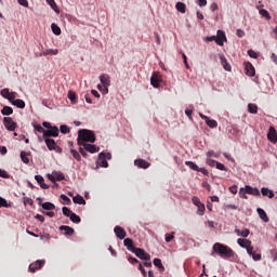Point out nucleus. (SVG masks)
I'll return each instance as SVG.
<instances>
[{"label": "nucleus", "instance_id": "obj_23", "mask_svg": "<svg viewBox=\"0 0 277 277\" xmlns=\"http://www.w3.org/2000/svg\"><path fill=\"white\" fill-rule=\"evenodd\" d=\"M245 70H246V75H248V77H254V75H255V69H254V66H252L250 63H248V64L246 65Z\"/></svg>", "mask_w": 277, "mask_h": 277}, {"label": "nucleus", "instance_id": "obj_62", "mask_svg": "<svg viewBox=\"0 0 277 277\" xmlns=\"http://www.w3.org/2000/svg\"><path fill=\"white\" fill-rule=\"evenodd\" d=\"M1 207H8V200H5L3 197H0V208Z\"/></svg>", "mask_w": 277, "mask_h": 277}, {"label": "nucleus", "instance_id": "obj_14", "mask_svg": "<svg viewBox=\"0 0 277 277\" xmlns=\"http://www.w3.org/2000/svg\"><path fill=\"white\" fill-rule=\"evenodd\" d=\"M100 81H101L103 88H109V85H111V79L109 78V75H107V74L101 75Z\"/></svg>", "mask_w": 277, "mask_h": 277}, {"label": "nucleus", "instance_id": "obj_29", "mask_svg": "<svg viewBox=\"0 0 277 277\" xmlns=\"http://www.w3.org/2000/svg\"><path fill=\"white\" fill-rule=\"evenodd\" d=\"M154 265L155 267H158L160 272H166V267L163 266V263H161V259H154Z\"/></svg>", "mask_w": 277, "mask_h": 277}, {"label": "nucleus", "instance_id": "obj_4", "mask_svg": "<svg viewBox=\"0 0 277 277\" xmlns=\"http://www.w3.org/2000/svg\"><path fill=\"white\" fill-rule=\"evenodd\" d=\"M6 131H16L18 124L12 119V117H4L2 120Z\"/></svg>", "mask_w": 277, "mask_h": 277}, {"label": "nucleus", "instance_id": "obj_56", "mask_svg": "<svg viewBox=\"0 0 277 277\" xmlns=\"http://www.w3.org/2000/svg\"><path fill=\"white\" fill-rule=\"evenodd\" d=\"M128 261H129V263H131L132 265H135V263H138V265H140V260L138 259H135V258H133V256H129L128 258Z\"/></svg>", "mask_w": 277, "mask_h": 277}, {"label": "nucleus", "instance_id": "obj_1", "mask_svg": "<svg viewBox=\"0 0 277 277\" xmlns=\"http://www.w3.org/2000/svg\"><path fill=\"white\" fill-rule=\"evenodd\" d=\"M215 254H219L221 259H232V256H235V251L226 245L215 242L212 247L211 256H215Z\"/></svg>", "mask_w": 277, "mask_h": 277}, {"label": "nucleus", "instance_id": "obj_45", "mask_svg": "<svg viewBox=\"0 0 277 277\" xmlns=\"http://www.w3.org/2000/svg\"><path fill=\"white\" fill-rule=\"evenodd\" d=\"M97 89L100 92H103V94H109V87H103V85L98 84Z\"/></svg>", "mask_w": 277, "mask_h": 277}, {"label": "nucleus", "instance_id": "obj_52", "mask_svg": "<svg viewBox=\"0 0 277 277\" xmlns=\"http://www.w3.org/2000/svg\"><path fill=\"white\" fill-rule=\"evenodd\" d=\"M249 57H252L253 60H256L259 57V54L254 52V50H248Z\"/></svg>", "mask_w": 277, "mask_h": 277}, {"label": "nucleus", "instance_id": "obj_9", "mask_svg": "<svg viewBox=\"0 0 277 277\" xmlns=\"http://www.w3.org/2000/svg\"><path fill=\"white\" fill-rule=\"evenodd\" d=\"M44 260H37L35 263H31L28 267L29 272H31L32 274L38 272V269H42V267H44Z\"/></svg>", "mask_w": 277, "mask_h": 277}, {"label": "nucleus", "instance_id": "obj_33", "mask_svg": "<svg viewBox=\"0 0 277 277\" xmlns=\"http://www.w3.org/2000/svg\"><path fill=\"white\" fill-rule=\"evenodd\" d=\"M42 209H44V211H54L55 205L48 201L42 203Z\"/></svg>", "mask_w": 277, "mask_h": 277}, {"label": "nucleus", "instance_id": "obj_38", "mask_svg": "<svg viewBox=\"0 0 277 277\" xmlns=\"http://www.w3.org/2000/svg\"><path fill=\"white\" fill-rule=\"evenodd\" d=\"M47 3L54 10V12H60V9L57 8V3H55V0H47Z\"/></svg>", "mask_w": 277, "mask_h": 277}, {"label": "nucleus", "instance_id": "obj_40", "mask_svg": "<svg viewBox=\"0 0 277 277\" xmlns=\"http://www.w3.org/2000/svg\"><path fill=\"white\" fill-rule=\"evenodd\" d=\"M21 159L23 163H29V157H27V151H21Z\"/></svg>", "mask_w": 277, "mask_h": 277}, {"label": "nucleus", "instance_id": "obj_53", "mask_svg": "<svg viewBox=\"0 0 277 277\" xmlns=\"http://www.w3.org/2000/svg\"><path fill=\"white\" fill-rule=\"evenodd\" d=\"M216 170H221L222 172H226V166H224L222 162H216Z\"/></svg>", "mask_w": 277, "mask_h": 277}, {"label": "nucleus", "instance_id": "obj_11", "mask_svg": "<svg viewBox=\"0 0 277 277\" xmlns=\"http://www.w3.org/2000/svg\"><path fill=\"white\" fill-rule=\"evenodd\" d=\"M134 166H136V168H141L142 170H148V168H150V162L144 159H136L134 160Z\"/></svg>", "mask_w": 277, "mask_h": 277}, {"label": "nucleus", "instance_id": "obj_37", "mask_svg": "<svg viewBox=\"0 0 277 277\" xmlns=\"http://www.w3.org/2000/svg\"><path fill=\"white\" fill-rule=\"evenodd\" d=\"M259 12L263 16V18H266V21H271L272 19V15H269V12L267 10L262 9Z\"/></svg>", "mask_w": 277, "mask_h": 277}, {"label": "nucleus", "instance_id": "obj_55", "mask_svg": "<svg viewBox=\"0 0 277 277\" xmlns=\"http://www.w3.org/2000/svg\"><path fill=\"white\" fill-rule=\"evenodd\" d=\"M15 98H16V92L9 93L8 101H10V103H14Z\"/></svg>", "mask_w": 277, "mask_h": 277}, {"label": "nucleus", "instance_id": "obj_10", "mask_svg": "<svg viewBox=\"0 0 277 277\" xmlns=\"http://www.w3.org/2000/svg\"><path fill=\"white\" fill-rule=\"evenodd\" d=\"M267 138H268L269 142H272L273 144H276V143H277V132H276V128H275V127H269L268 133H267Z\"/></svg>", "mask_w": 277, "mask_h": 277}, {"label": "nucleus", "instance_id": "obj_25", "mask_svg": "<svg viewBox=\"0 0 277 277\" xmlns=\"http://www.w3.org/2000/svg\"><path fill=\"white\" fill-rule=\"evenodd\" d=\"M235 233L238 237H248L250 235V229L246 228V229H239V228H236L235 229Z\"/></svg>", "mask_w": 277, "mask_h": 277}, {"label": "nucleus", "instance_id": "obj_18", "mask_svg": "<svg viewBox=\"0 0 277 277\" xmlns=\"http://www.w3.org/2000/svg\"><path fill=\"white\" fill-rule=\"evenodd\" d=\"M219 57H220V62H221V65L223 66L224 70H226L227 72H230L232 67H230V64H228L226 56H224V54H221V55H219Z\"/></svg>", "mask_w": 277, "mask_h": 277}, {"label": "nucleus", "instance_id": "obj_54", "mask_svg": "<svg viewBox=\"0 0 277 277\" xmlns=\"http://www.w3.org/2000/svg\"><path fill=\"white\" fill-rule=\"evenodd\" d=\"M206 163H207L208 166H210L211 168H213L214 166H217V161H215V160H213V159H211V158H208V159L206 160Z\"/></svg>", "mask_w": 277, "mask_h": 277}, {"label": "nucleus", "instance_id": "obj_17", "mask_svg": "<svg viewBox=\"0 0 277 277\" xmlns=\"http://www.w3.org/2000/svg\"><path fill=\"white\" fill-rule=\"evenodd\" d=\"M246 193L249 194V196H261V190L256 187H252L250 185H246Z\"/></svg>", "mask_w": 277, "mask_h": 277}, {"label": "nucleus", "instance_id": "obj_42", "mask_svg": "<svg viewBox=\"0 0 277 277\" xmlns=\"http://www.w3.org/2000/svg\"><path fill=\"white\" fill-rule=\"evenodd\" d=\"M72 213L74 212H71L68 207H63V215H65V217H70Z\"/></svg>", "mask_w": 277, "mask_h": 277}, {"label": "nucleus", "instance_id": "obj_2", "mask_svg": "<svg viewBox=\"0 0 277 277\" xmlns=\"http://www.w3.org/2000/svg\"><path fill=\"white\" fill-rule=\"evenodd\" d=\"M77 142L78 146L87 144V142H89L90 144H94V142H96V134H94V131L92 130L81 129L78 131Z\"/></svg>", "mask_w": 277, "mask_h": 277}, {"label": "nucleus", "instance_id": "obj_59", "mask_svg": "<svg viewBox=\"0 0 277 277\" xmlns=\"http://www.w3.org/2000/svg\"><path fill=\"white\" fill-rule=\"evenodd\" d=\"M17 3H19V5H23V8H29V1L27 0H17Z\"/></svg>", "mask_w": 277, "mask_h": 277}, {"label": "nucleus", "instance_id": "obj_30", "mask_svg": "<svg viewBox=\"0 0 277 277\" xmlns=\"http://www.w3.org/2000/svg\"><path fill=\"white\" fill-rule=\"evenodd\" d=\"M248 111L249 114H259V106L256 104H248Z\"/></svg>", "mask_w": 277, "mask_h": 277}, {"label": "nucleus", "instance_id": "obj_51", "mask_svg": "<svg viewBox=\"0 0 277 277\" xmlns=\"http://www.w3.org/2000/svg\"><path fill=\"white\" fill-rule=\"evenodd\" d=\"M34 129H35V131H38V133H43V135H44L45 130H44V128H42V126L35 124Z\"/></svg>", "mask_w": 277, "mask_h": 277}, {"label": "nucleus", "instance_id": "obj_63", "mask_svg": "<svg viewBox=\"0 0 277 277\" xmlns=\"http://www.w3.org/2000/svg\"><path fill=\"white\" fill-rule=\"evenodd\" d=\"M261 194H262V196H268V195H269V188L263 187V188L261 189Z\"/></svg>", "mask_w": 277, "mask_h": 277}, {"label": "nucleus", "instance_id": "obj_20", "mask_svg": "<svg viewBox=\"0 0 277 277\" xmlns=\"http://www.w3.org/2000/svg\"><path fill=\"white\" fill-rule=\"evenodd\" d=\"M123 246H126L127 250L133 252L135 250V246L133 245V240L131 238H126L123 240Z\"/></svg>", "mask_w": 277, "mask_h": 277}, {"label": "nucleus", "instance_id": "obj_26", "mask_svg": "<svg viewBox=\"0 0 277 277\" xmlns=\"http://www.w3.org/2000/svg\"><path fill=\"white\" fill-rule=\"evenodd\" d=\"M57 53H60V50H57V49H48V50H45V51H43L41 54H40V57H42V55L44 56V57H47V55H57Z\"/></svg>", "mask_w": 277, "mask_h": 277}, {"label": "nucleus", "instance_id": "obj_7", "mask_svg": "<svg viewBox=\"0 0 277 277\" xmlns=\"http://www.w3.org/2000/svg\"><path fill=\"white\" fill-rule=\"evenodd\" d=\"M57 135H60V128L57 127H52L49 130H45L44 134H43V140H47L49 137H57Z\"/></svg>", "mask_w": 277, "mask_h": 277}, {"label": "nucleus", "instance_id": "obj_44", "mask_svg": "<svg viewBox=\"0 0 277 277\" xmlns=\"http://www.w3.org/2000/svg\"><path fill=\"white\" fill-rule=\"evenodd\" d=\"M246 194H248V193H246V186H245V187H241V188L239 189V196H240V198H243V200H248V196H247Z\"/></svg>", "mask_w": 277, "mask_h": 277}, {"label": "nucleus", "instance_id": "obj_13", "mask_svg": "<svg viewBox=\"0 0 277 277\" xmlns=\"http://www.w3.org/2000/svg\"><path fill=\"white\" fill-rule=\"evenodd\" d=\"M159 83H161V75L154 72L150 77V84L153 88H159Z\"/></svg>", "mask_w": 277, "mask_h": 277}, {"label": "nucleus", "instance_id": "obj_47", "mask_svg": "<svg viewBox=\"0 0 277 277\" xmlns=\"http://www.w3.org/2000/svg\"><path fill=\"white\" fill-rule=\"evenodd\" d=\"M68 98H69V101H71V103H76V101H77V95L75 94V92L69 91V92H68Z\"/></svg>", "mask_w": 277, "mask_h": 277}, {"label": "nucleus", "instance_id": "obj_28", "mask_svg": "<svg viewBox=\"0 0 277 277\" xmlns=\"http://www.w3.org/2000/svg\"><path fill=\"white\" fill-rule=\"evenodd\" d=\"M1 114H2V116H12L14 114V109L10 106H4L1 109Z\"/></svg>", "mask_w": 277, "mask_h": 277}, {"label": "nucleus", "instance_id": "obj_8", "mask_svg": "<svg viewBox=\"0 0 277 277\" xmlns=\"http://www.w3.org/2000/svg\"><path fill=\"white\" fill-rule=\"evenodd\" d=\"M47 177L52 183H55L56 181H64V179H66V176H64V173L60 171H54L52 174H48Z\"/></svg>", "mask_w": 277, "mask_h": 277}, {"label": "nucleus", "instance_id": "obj_41", "mask_svg": "<svg viewBox=\"0 0 277 277\" xmlns=\"http://www.w3.org/2000/svg\"><path fill=\"white\" fill-rule=\"evenodd\" d=\"M197 215H205V211H206V208H205V203H201L200 206H197Z\"/></svg>", "mask_w": 277, "mask_h": 277}, {"label": "nucleus", "instance_id": "obj_61", "mask_svg": "<svg viewBox=\"0 0 277 277\" xmlns=\"http://www.w3.org/2000/svg\"><path fill=\"white\" fill-rule=\"evenodd\" d=\"M172 239H174V234H167V235H166V241H167V243H170V241H172Z\"/></svg>", "mask_w": 277, "mask_h": 277}, {"label": "nucleus", "instance_id": "obj_36", "mask_svg": "<svg viewBox=\"0 0 277 277\" xmlns=\"http://www.w3.org/2000/svg\"><path fill=\"white\" fill-rule=\"evenodd\" d=\"M185 166L190 168V170H194L195 172H198L199 167L194 161H185Z\"/></svg>", "mask_w": 277, "mask_h": 277}, {"label": "nucleus", "instance_id": "obj_58", "mask_svg": "<svg viewBox=\"0 0 277 277\" xmlns=\"http://www.w3.org/2000/svg\"><path fill=\"white\" fill-rule=\"evenodd\" d=\"M138 271L142 273V275L144 277H147V273H146V269L144 268V266L142 265V263L138 264Z\"/></svg>", "mask_w": 277, "mask_h": 277}, {"label": "nucleus", "instance_id": "obj_48", "mask_svg": "<svg viewBox=\"0 0 277 277\" xmlns=\"http://www.w3.org/2000/svg\"><path fill=\"white\" fill-rule=\"evenodd\" d=\"M192 202H193V205H195V207H200V205H202L201 201H200V198H198L196 196H194L192 198Z\"/></svg>", "mask_w": 277, "mask_h": 277}, {"label": "nucleus", "instance_id": "obj_35", "mask_svg": "<svg viewBox=\"0 0 277 277\" xmlns=\"http://www.w3.org/2000/svg\"><path fill=\"white\" fill-rule=\"evenodd\" d=\"M75 205H85V199H83V197H81V195L75 196L72 198Z\"/></svg>", "mask_w": 277, "mask_h": 277}, {"label": "nucleus", "instance_id": "obj_27", "mask_svg": "<svg viewBox=\"0 0 277 277\" xmlns=\"http://www.w3.org/2000/svg\"><path fill=\"white\" fill-rule=\"evenodd\" d=\"M11 105H14L15 107H17L18 109H25V101L23 100H15L11 103Z\"/></svg>", "mask_w": 277, "mask_h": 277}, {"label": "nucleus", "instance_id": "obj_21", "mask_svg": "<svg viewBox=\"0 0 277 277\" xmlns=\"http://www.w3.org/2000/svg\"><path fill=\"white\" fill-rule=\"evenodd\" d=\"M237 243L238 246H240V248H248L249 246H252V241L248 240V239H243V238H238L237 239Z\"/></svg>", "mask_w": 277, "mask_h": 277}, {"label": "nucleus", "instance_id": "obj_19", "mask_svg": "<svg viewBox=\"0 0 277 277\" xmlns=\"http://www.w3.org/2000/svg\"><path fill=\"white\" fill-rule=\"evenodd\" d=\"M60 230H64L66 237H72V235H75V229L68 225H62Z\"/></svg>", "mask_w": 277, "mask_h": 277}, {"label": "nucleus", "instance_id": "obj_32", "mask_svg": "<svg viewBox=\"0 0 277 277\" xmlns=\"http://www.w3.org/2000/svg\"><path fill=\"white\" fill-rule=\"evenodd\" d=\"M175 8H176L177 12H181V14H185V10L187 6L183 2H177L175 4Z\"/></svg>", "mask_w": 277, "mask_h": 277}, {"label": "nucleus", "instance_id": "obj_46", "mask_svg": "<svg viewBox=\"0 0 277 277\" xmlns=\"http://www.w3.org/2000/svg\"><path fill=\"white\" fill-rule=\"evenodd\" d=\"M61 133H63L64 135H67V133H70V128H68V126H61Z\"/></svg>", "mask_w": 277, "mask_h": 277}, {"label": "nucleus", "instance_id": "obj_49", "mask_svg": "<svg viewBox=\"0 0 277 277\" xmlns=\"http://www.w3.org/2000/svg\"><path fill=\"white\" fill-rule=\"evenodd\" d=\"M0 94H1V96H3V98H9V96H10V89H3V90H1V92H0Z\"/></svg>", "mask_w": 277, "mask_h": 277}, {"label": "nucleus", "instance_id": "obj_16", "mask_svg": "<svg viewBox=\"0 0 277 277\" xmlns=\"http://www.w3.org/2000/svg\"><path fill=\"white\" fill-rule=\"evenodd\" d=\"M114 233L118 239H124V237H127V232L121 226H116Z\"/></svg>", "mask_w": 277, "mask_h": 277}, {"label": "nucleus", "instance_id": "obj_60", "mask_svg": "<svg viewBox=\"0 0 277 277\" xmlns=\"http://www.w3.org/2000/svg\"><path fill=\"white\" fill-rule=\"evenodd\" d=\"M197 172H201L205 176H209V171L205 168L198 167Z\"/></svg>", "mask_w": 277, "mask_h": 277}, {"label": "nucleus", "instance_id": "obj_43", "mask_svg": "<svg viewBox=\"0 0 277 277\" xmlns=\"http://www.w3.org/2000/svg\"><path fill=\"white\" fill-rule=\"evenodd\" d=\"M70 153H71L74 159H76V161H81V155H79V151L71 149Z\"/></svg>", "mask_w": 277, "mask_h": 277}, {"label": "nucleus", "instance_id": "obj_22", "mask_svg": "<svg viewBox=\"0 0 277 277\" xmlns=\"http://www.w3.org/2000/svg\"><path fill=\"white\" fill-rule=\"evenodd\" d=\"M35 180L39 183L41 189H49V184L44 183V177H42V175H36Z\"/></svg>", "mask_w": 277, "mask_h": 277}, {"label": "nucleus", "instance_id": "obj_5", "mask_svg": "<svg viewBox=\"0 0 277 277\" xmlns=\"http://www.w3.org/2000/svg\"><path fill=\"white\" fill-rule=\"evenodd\" d=\"M132 252L135 254V256H137V259H141L142 261H150V254L144 251V249L135 248Z\"/></svg>", "mask_w": 277, "mask_h": 277}, {"label": "nucleus", "instance_id": "obj_12", "mask_svg": "<svg viewBox=\"0 0 277 277\" xmlns=\"http://www.w3.org/2000/svg\"><path fill=\"white\" fill-rule=\"evenodd\" d=\"M224 42H226V34L223 30H217L216 44H219V47H224Z\"/></svg>", "mask_w": 277, "mask_h": 277}, {"label": "nucleus", "instance_id": "obj_39", "mask_svg": "<svg viewBox=\"0 0 277 277\" xmlns=\"http://www.w3.org/2000/svg\"><path fill=\"white\" fill-rule=\"evenodd\" d=\"M206 124L208 127H210V129H215L217 127V121L213 120V119H208L206 121Z\"/></svg>", "mask_w": 277, "mask_h": 277}, {"label": "nucleus", "instance_id": "obj_64", "mask_svg": "<svg viewBox=\"0 0 277 277\" xmlns=\"http://www.w3.org/2000/svg\"><path fill=\"white\" fill-rule=\"evenodd\" d=\"M252 259L253 261H261V253H253Z\"/></svg>", "mask_w": 277, "mask_h": 277}, {"label": "nucleus", "instance_id": "obj_50", "mask_svg": "<svg viewBox=\"0 0 277 277\" xmlns=\"http://www.w3.org/2000/svg\"><path fill=\"white\" fill-rule=\"evenodd\" d=\"M61 199L64 201V205H71L72 202L66 195H61Z\"/></svg>", "mask_w": 277, "mask_h": 277}, {"label": "nucleus", "instance_id": "obj_3", "mask_svg": "<svg viewBox=\"0 0 277 277\" xmlns=\"http://www.w3.org/2000/svg\"><path fill=\"white\" fill-rule=\"evenodd\" d=\"M107 159H111L110 153L102 151L98 155L97 164L101 166V168H109V163L107 162Z\"/></svg>", "mask_w": 277, "mask_h": 277}, {"label": "nucleus", "instance_id": "obj_15", "mask_svg": "<svg viewBox=\"0 0 277 277\" xmlns=\"http://www.w3.org/2000/svg\"><path fill=\"white\" fill-rule=\"evenodd\" d=\"M81 146H83L84 150L91 154L98 153L101 150V147L88 143H84Z\"/></svg>", "mask_w": 277, "mask_h": 277}, {"label": "nucleus", "instance_id": "obj_6", "mask_svg": "<svg viewBox=\"0 0 277 277\" xmlns=\"http://www.w3.org/2000/svg\"><path fill=\"white\" fill-rule=\"evenodd\" d=\"M44 142H45L49 150H55V153H62V147L57 146V143H55V140L44 138Z\"/></svg>", "mask_w": 277, "mask_h": 277}, {"label": "nucleus", "instance_id": "obj_34", "mask_svg": "<svg viewBox=\"0 0 277 277\" xmlns=\"http://www.w3.org/2000/svg\"><path fill=\"white\" fill-rule=\"evenodd\" d=\"M69 220L74 222V224H80L81 223V217L77 215L75 212L71 213L69 216Z\"/></svg>", "mask_w": 277, "mask_h": 277}, {"label": "nucleus", "instance_id": "obj_24", "mask_svg": "<svg viewBox=\"0 0 277 277\" xmlns=\"http://www.w3.org/2000/svg\"><path fill=\"white\" fill-rule=\"evenodd\" d=\"M256 212L260 219L263 220V222H269V217H267V213H265V210L258 208Z\"/></svg>", "mask_w": 277, "mask_h": 277}, {"label": "nucleus", "instance_id": "obj_31", "mask_svg": "<svg viewBox=\"0 0 277 277\" xmlns=\"http://www.w3.org/2000/svg\"><path fill=\"white\" fill-rule=\"evenodd\" d=\"M51 29L55 36H62V28H60V26H57V24L53 23L51 25Z\"/></svg>", "mask_w": 277, "mask_h": 277}, {"label": "nucleus", "instance_id": "obj_57", "mask_svg": "<svg viewBox=\"0 0 277 277\" xmlns=\"http://www.w3.org/2000/svg\"><path fill=\"white\" fill-rule=\"evenodd\" d=\"M0 177L1 179H10V174L5 170L0 169Z\"/></svg>", "mask_w": 277, "mask_h": 277}]
</instances>
